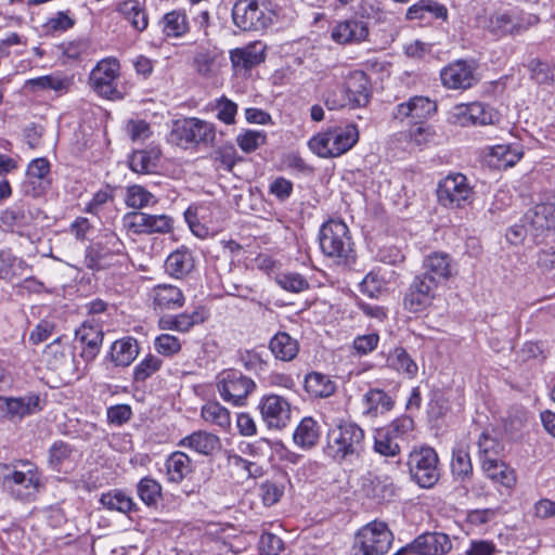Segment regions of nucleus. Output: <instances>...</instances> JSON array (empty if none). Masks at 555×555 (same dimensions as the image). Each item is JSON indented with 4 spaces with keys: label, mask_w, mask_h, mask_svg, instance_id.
Wrapping results in <instances>:
<instances>
[{
    "label": "nucleus",
    "mask_w": 555,
    "mask_h": 555,
    "mask_svg": "<svg viewBox=\"0 0 555 555\" xmlns=\"http://www.w3.org/2000/svg\"><path fill=\"white\" fill-rule=\"evenodd\" d=\"M0 477L3 490L14 500L31 502L42 488L39 470L29 462L9 465L0 463Z\"/></svg>",
    "instance_id": "1"
},
{
    "label": "nucleus",
    "mask_w": 555,
    "mask_h": 555,
    "mask_svg": "<svg viewBox=\"0 0 555 555\" xmlns=\"http://www.w3.org/2000/svg\"><path fill=\"white\" fill-rule=\"evenodd\" d=\"M364 430L358 424L340 423L327 431L324 453L337 463H351L364 451Z\"/></svg>",
    "instance_id": "2"
},
{
    "label": "nucleus",
    "mask_w": 555,
    "mask_h": 555,
    "mask_svg": "<svg viewBox=\"0 0 555 555\" xmlns=\"http://www.w3.org/2000/svg\"><path fill=\"white\" fill-rule=\"evenodd\" d=\"M369 78L362 70H354L348 75L343 85L334 86L324 94V104L331 109L358 108L365 106L370 101Z\"/></svg>",
    "instance_id": "3"
},
{
    "label": "nucleus",
    "mask_w": 555,
    "mask_h": 555,
    "mask_svg": "<svg viewBox=\"0 0 555 555\" xmlns=\"http://www.w3.org/2000/svg\"><path fill=\"white\" fill-rule=\"evenodd\" d=\"M278 17L270 0H238L232 9L233 23L244 31L267 29Z\"/></svg>",
    "instance_id": "4"
},
{
    "label": "nucleus",
    "mask_w": 555,
    "mask_h": 555,
    "mask_svg": "<svg viewBox=\"0 0 555 555\" xmlns=\"http://www.w3.org/2000/svg\"><path fill=\"white\" fill-rule=\"evenodd\" d=\"M358 140L359 131L357 126L348 124L332 127L324 132L318 133L309 140L308 145L320 157H338L351 150Z\"/></svg>",
    "instance_id": "5"
},
{
    "label": "nucleus",
    "mask_w": 555,
    "mask_h": 555,
    "mask_svg": "<svg viewBox=\"0 0 555 555\" xmlns=\"http://www.w3.org/2000/svg\"><path fill=\"white\" fill-rule=\"evenodd\" d=\"M410 476L422 488L434 487L440 478L439 457L434 448H414L408 456Z\"/></svg>",
    "instance_id": "6"
},
{
    "label": "nucleus",
    "mask_w": 555,
    "mask_h": 555,
    "mask_svg": "<svg viewBox=\"0 0 555 555\" xmlns=\"http://www.w3.org/2000/svg\"><path fill=\"white\" fill-rule=\"evenodd\" d=\"M120 64L116 57L109 56L98 62L91 70L89 82L91 88L107 100H121L124 92L118 88Z\"/></svg>",
    "instance_id": "7"
},
{
    "label": "nucleus",
    "mask_w": 555,
    "mask_h": 555,
    "mask_svg": "<svg viewBox=\"0 0 555 555\" xmlns=\"http://www.w3.org/2000/svg\"><path fill=\"white\" fill-rule=\"evenodd\" d=\"M319 242L322 253L331 258L347 260L352 251L349 229L340 220H330L320 230Z\"/></svg>",
    "instance_id": "8"
},
{
    "label": "nucleus",
    "mask_w": 555,
    "mask_h": 555,
    "mask_svg": "<svg viewBox=\"0 0 555 555\" xmlns=\"http://www.w3.org/2000/svg\"><path fill=\"white\" fill-rule=\"evenodd\" d=\"M438 201L448 208H464L474 201V190L462 173H450L437 189Z\"/></svg>",
    "instance_id": "9"
},
{
    "label": "nucleus",
    "mask_w": 555,
    "mask_h": 555,
    "mask_svg": "<svg viewBox=\"0 0 555 555\" xmlns=\"http://www.w3.org/2000/svg\"><path fill=\"white\" fill-rule=\"evenodd\" d=\"M413 427L410 417H401L392 421L388 426L382 427L374 433V452L385 457H396L401 453L400 441L403 440Z\"/></svg>",
    "instance_id": "10"
},
{
    "label": "nucleus",
    "mask_w": 555,
    "mask_h": 555,
    "mask_svg": "<svg viewBox=\"0 0 555 555\" xmlns=\"http://www.w3.org/2000/svg\"><path fill=\"white\" fill-rule=\"evenodd\" d=\"M171 138L178 145H208L216 139V128L214 124L199 118H185L176 122Z\"/></svg>",
    "instance_id": "11"
},
{
    "label": "nucleus",
    "mask_w": 555,
    "mask_h": 555,
    "mask_svg": "<svg viewBox=\"0 0 555 555\" xmlns=\"http://www.w3.org/2000/svg\"><path fill=\"white\" fill-rule=\"evenodd\" d=\"M256 384L237 370H225L217 376V388L221 398L235 405H242Z\"/></svg>",
    "instance_id": "12"
},
{
    "label": "nucleus",
    "mask_w": 555,
    "mask_h": 555,
    "mask_svg": "<svg viewBox=\"0 0 555 555\" xmlns=\"http://www.w3.org/2000/svg\"><path fill=\"white\" fill-rule=\"evenodd\" d=\"M393 540L392 532L386 524L373 521L363 527L357 534V542L363 555H384Z\"/></svg>",
    "instance_id": "13"
},
{
    "label": "nucleus",
    "mask_w": 555,
    "mask_h": 555,
    "mask_svg": "<svg viewBox=\"0 0 555 555\" xmlns=\"http://www.w3.org/2000/svg\"><path fill=\"white\" fill-rule=\"evenodd\" d=\"M539 22L535 15H522L516 11L498 12L489 20V31L496 36H517Z\"/></svg>",
    "instance_id": "14"
},
{
    "label": "nucleus",
    "mask_w": 555,
    "mask_h": 555,
    "mask_svg": "<svg viewBox=\"0 0 555 555\" xmlns=\"http://www.w3.org/2000/svg\"><path fill=\"white\" fill-rule=\"evenodd\" d=\"M124 225L134 234L169 233L173 228V219L168 215H150L145 212H128L124 217Z\"/></svg>",
    "instance_id": "15"
},
{
    "label": "nucleus",
    "mask_w": 555,
    "mask_h": 555,
    "mask_svg": "<svg viewBox=\"0 0 555 555\" xmlns=\"http://www.w3.org/2000/svg\"><path fill=\"white\" fill-rule=\"evenodd\" d=\"M438 285L428 274L416 275L404 295V308L410 312L424 310L435 298Z\"/></svg>",
    "instance_id": "16"
},
{
    "label": "nucleus",
    "mask_w": 555,
    "mask_h": 555,
    "mask_svg": "<svg viewBox=\"0 0 555 555\" xmlns=\"http://www.w3.org/2000/svg\"><path fill=\"white\" fill-rule=\"evenodd\" d=\"M258 409L262 421L270 429H283L291 423V404L281 396H263L259 401Z\"/></svg>",
    "instance_id": "17"
},
{
    "label": "nucleus",
    "mask_w": 555,
    "mask_h": 555,
    "mask_svg": "<svg viewBox=\"0 0 555 555\" xmlns=\"http://www.w3.org/2000/svg\"><path fill=\"white\" fill-rule=\"evenodd\" d=\"M452 117L462 127L493 125L499 120L498 112L481 102L456 105Z\"/></svg>",
    "instance_id": "18"
},
{
    "label": "nucleus",
    "mask_w": 555,
    "mask_h": 555,
    "mask_svg": "<svg viewBox=\"0 0 555 555\" xmlns=\"http://www.w3.org/2000/svg\"><path fill=\"white\" fill-rule=\"evenodd\" d=\"M476 68L474 62L457 60L442 68L441 82L448 89H469L478 81Z\"/></svg>",
    "instance_id": "19"
},
{
    "label": "nucleus",
    "mask_w": 555,
    "mask_h": 555,
    "mask_svg": "<svg viewBox=\"0 0 555 555\" xmlns=\"http://www.w3.org/2000/svg\"><path fill=\"white\" fill-rule=\"evenodd\" d=\"M103 340V332L96 324L85 322L75 331L74 351L79 350L80 358L89 363L98 356Z\"/></svg>",
    "instance_id": "20"
},
{
    "label": "nucleus",
    "mask_w": 555,
    "mask_h": 555,
    "mask_svg": "<svg viewBox=\"0 0 555 555\" xmlns=\"http://www.w3.org/2000/svg\"><path fill=\"white\" fill-rule=\"evenodd\" d=\"M50 164L46 158L34 159L27 168L25 179L21 183L24 195L37 198L50 186Z\"/></svg>",
    "instance_id": "21"
},
{
    "label": "nucleus",
    "mask_w": 555,
    "mask_h": 555,
    "mask_svg": "<svg viewBox=\"0 0 555 555\" xmlns=\"http://www.w3.org/2000/svg\"><path fill=\"white\" fill-rule=\"evenodd\" d=\"M40 212L39 209L31 210L25 203L14 204L1 212L0 228L23 235Z\"/></svg>",
    "instance_id": "22"
},
{
    "label": "nucleus",
    "mask_w": 555,
    "mask_h": 555,
    "mask_svg": "<svg viewBox=\"0 0 555 555\" xmlns=\"http://www.w3.org/2000/svg\"><path fill=\"white\" fill-rule=\"evenodd\" d=\"M453 547L452 541L443 532H425L415 538L410 544L404 546L405 551H411L412 555H446Z\"/></svg>",
    "instance_id": "23"
},
{
    "label": "nucleus",
    "mask_w": 555,
    "mask_h": 555,
    "mask_svg": "<svg viewBox=\"0 0 555 555\" xmlns=\"http://www.w3.org/2000/svg\"><path fill=\"white\" fill-rule=\"evenodd\" d=\"M437 111L436 102L429 98L416 95L409 101L400 103L392 112L395 119L411 118L416 122L430 117Z\"/></svg>",
    "instance_id": "24"
},
{
    "label": "nucleus",
    "mask_w": 555,
    "mask_h": 555,
    "mask_svg": "<svg viewBox=\"0 0 555 555\" xmlns=\"http://www.w3.org/2000/svg\"><path fill=\"white\" fill-rule=\"evenodd\" d=\"M525 218L534 236H540L545 232L555 231V204H538L526 215Z\"/></svg>",
    "instance_id": "25"
},
{
    "label": "nucleus",
    "mask_w": 555,
    "mask_h": 555,
    "mask_svg": "<svg viewBox=\"0 0 555 555\" xmlns=\"http://www.w3.org/2000/svg\"><path fill=\"white\" fill-rule=\"evenodd\" d=\"M369 36L367 24L361 20L339 22L332 29V39L339 44L359 43Z\"/></svg>",
    "instance_id": "26"
},
{
    "label": "nucleus",
    "mask_w": 555,
    "mask_h": 555,
    "mask_svg": "<svg viewBox=\"0 0 555 555\" xmlns=\"http://www.w3.org/2000/svg\"><path fill=\"white\" fill-rule=\"evenodd\" d=\"M266 44L260 41L251 42L243 48L230 51V60L234 68L248 70L266 59Z\"/></svg>",
    "instance_id": "27"
},
{
    "label": "nucleus",
    "mask_w": 555,
    "mask_h": 555,
    "mask_svg": "<svg viewBox=\"0 0 555 555\" xmlns=\"http://www.w3.org/2000/svg\"><path fill=\"white\" fill-rule=\"evenodd\" d=\"M179 446L206 456H210L221 449L219 437L204 430L194 431L184 437L180 440Z\"/></svg>",
    "instance_id": "28"
},
{
    "label": "nucleus",
    "mask_w": 555,
    "mask_h": 555,
    "mask_svg": "<svg viewBox=\"0 0 555 555\" xmlns=\"http://www.w3.org/2000/svg\"><path fill=\"white\" fill-rule=\"evenodd\" d=\"M151 298L155 307L162 310L179 309L185 301L182 291L171 284H158L154 286L151 291Z\"/></svg>",
    "instance_id": "29"
},
{
    "label": "nucleus",
    "mask_w": 555,
    "mask_h": 555,
    "mask_svg": "<svg viewBox=\"0 0 555 555\" xmlns=\"http://www.w3.org/2000/svg\"><path fill=\"white\" fill-rule=\"evenodd\" d=\"M522 157V151L516 145L499 144L487 147L486 158L491 167L505 169L514 166Z\"/></svg>",
    "instance_id": "30"
},
{
    "label": "nucleus",
    "mask_w": 555,
    "mask_h": 555,
    "mask_svg": "<svg viewBox=\"0 0 555 555\" xmlns=\"http://www.w3.org/2000/svg\"><path fill=\"white\" fill-rule=\"evenodd\" d=\"M423 274H428L435 282L440 284L453 275V266L449 255L433 253L424 259Z\"/></svg>",
    "instance_id": "31"
},
{
    "label": "nucleus",
    "mask_w": 555,
    "mask_h": 555,
    "mask_svg": "<svg viewBox=\"0 0 555 555\" xmlns=\"http://www.w3.org/2000/svg\"><path fill=\"white\" fill-rule=\"evenodd\" d=\"M363 404L365 406L363 414L376 417L379 414L389 412L393 405V399L383 389L372 388L363 396Z\"/></svg>",
    "instance_id": "32"
},
{
    "label": "nucleus",
    "mask_w": 555,
    "mask_h": 555,
    "mask_svg": "<svg viewBox=\"0 0 555 555\" xmlns=\"http://www.w3.org/2000/svg\"><path fill=\"white\" fill-rule=\"evenodd\" d=\"M139 351L138 340L128 336L113 343L109 356L116 366H128L135 360Z\"/></svg>",
    "instance_id": "33"
},
{
    "label": "nucleus",
    "mask_w": 555,
    "mask_h": 555,
    "mask_svg": "<svg viewBox=\"0 0 555 555\" xmlns=\"http://www.w3.org/2000/svg\"><path fill=\"white\" fill-rule=\"evenodd\" d=\"M480 463L485 475L494 483L502 485L506 488H512L516 483L514 470L499 457L483 460V462Z\"/></svg>",
    "instance_id": "34"
},
{
    "label": "nucleus",
    "mask_w": 555,
    "mask_h": 555,
    "mask_svg": "<svg viewBox=\"0 0 555 555\" xmlns=\"http://www.w3.org/2000/svg\"><path fill=\"white\" fill-rule=\"evenodd\" d=\"M167 478L170 482L180 483L192 473V460L182 451L172 452L165 463Z\"/></svg>",
    "instance_id": "35"
},
{
    "label": "nucleus",
    "mask_w": 555,
    "mask_h": 555,
    "mask_svg": "<svg viewBox=\"0 0 555 555\" xmlns=\"http://www.w3.org/2000/svg\"><path fill=\"white\" fill-rule=\"evenodd\" d=\"M269 348L276 359L291 361L297 356L299 344L288 333L279 332L270 339Z\"/></svg>",
    "instance_id": "36"
},
{
    "label": "nucleus",
    "mask_w": 555,
    "mask_h": 555,
    "mask_svg": "<svg viewBox=\"0 0 555 555\" xmlns=\"http://www.w3.org/2000/svg\"><path fill=\"white\" fill-rule=\"evenodd\" d=\"M117 11L138 31H143L149 25V15L138 0H126L118 4Z\"/></svg>",
    "instance_id": "37"
},
{
    "label": "nucleus",
    "mask_w": 555,
    "mask_h": 555,
    "mask_svg": "<svg viewBox=\"0 0 555 555\" xmlns=\"http://www.w3.org/2000/svg\"><path fill=\"white\" fill-rule=\"evenodd\" d=\"M194 268V259L192 253L188 249H177L172 251L166 259V271L177 279L189 274Z\"/></svg>",
    "instance_id": "38"
},
{
    "label": "nucleus",
    "mask_w": 555,
    "mask_h": 555,
    "mask_svg": "<svg viewBox=\"0 0 555 555\" xmlns=\"http://www.w3.org/2000/svg\"><path fill=\"white\" fill-rule=\"evenodd\" d=\"M162 30L167 37L179 38L189 31L190 25L185 11L172 10L160 20Z\"/></svg>",
    "instance_id": "39"
},
{
    "label": "nucleus",
    "mask_w": 555,
    "mask_h": 555,
    "mask_svg": "<svg viewBox=\"0 0 555 555\" xmlns=\"http://www.w3.org/2000/svg\"><path fill=\"white\" fill-rule=\"evenodd\" d=\"M386 362L388 367L404 374L408 378H414L417 375L418 366L416 362L402 347L391 350Z\"/></svg>",
    "instance_id": "40"
},
{
    "label": "nucleus",
    "mask_w": 555,
    "mask_h": 555,
    "mask_svg": "<svg viewBox=\"0 0 555 555\" xmlns=\"http://www.w3.org/2000/svg\"><path fill=\"white\" fill-rule=\"evenodd\" d=\"M305 389L312 397L327 398L335 392L336 385L327 375L312 372L305 378Z\"/></svg>",
    "instance_id": "41"
},
{
    "label": "nucleus",
    "mask_w": 555,
    "mask_h": 555,
    "mask_svg": "<svg viewBox=\"0 0 555 555\" xmlns=\"http://www.w3.org/2000/svg\"><path fill=\"white\" fill-rule=\"evenodd\" d=\"M428 15L435 18H447L448 10L433 0H421L406 11L408 20H423Z\"/></svg>",
    "instance_id": "42"
},
{
    "label": "nucleus",
    "mask_w": 555,
    "mask_h": 555,
    "mask_svg": "<svg viewBox=\"0 0 555 555\" xmlns=\"http://www.w3.org/2000/svg\"><path fill=\"white\" fill-rule=\"evenodd\" d=\"M293 438L297 446L304 449L312 448L319 440L318 423L311 417L302 418L297 426Z\"/></svg>",
    "instance_id": "43"
},
{
    "label": "nucleus",
    "mask_w": 555,
    "mask_h": 555,
    "mask_svg": "<svg viewBox=\"0 0 555 555\" xmlns=\"http://www.w3.org/2000/svg\"><path fill=\"white\" fill-rule=\"evenodd\" d=\"M100 502L104 507L111 511H117L124 514L137 511V504L132 498L120 490L109 491L101 495Z\"/></svg>",
    "instance_id": "44"
},
{
    "label": "nucleus",
    "mask_w": 555,
    "mask_h": 555,
    "mask_svg": "<svg viewBox=\"0 0 555 555\" xmlns=\"http://www.w3.org/2000/svg\"><path fill=\"white\" fill-rule=\"evenodd\" d=\"M157 202L156 196L142 185L133 184L126 190L125 203L130 208L141 209L154 206Z\"/></svg>",
    "instance_id": "45"
},
{
    "label": "nucleus",
    "mask_w": 555,
    "mask_h": 555,
    "mask_svg": "<svg viewBox=\"0 0 555 555\" xmlns=\"http://www.w3.org/2000/svg\"><path fill=\"white\" fill-rule=\"evenodd\" d=\"M211 158L217 169H222L228 172H231L236 163L242 160L234 144L230 142L216 147L211 154Z\"/></svg>",
    "instance_id": "46"
},
{
    "label": "nucleus",
    "mask_w": 555,
    "mask_h": 555,
    "mask_svg": "<svg viewBox=\"0 0 555 555\" xmlns=\"http://www.w3.org/2000/svg\"><path fill=\"white\" fill-rule=\"evenodd\" d=\"M137 492L144 504L149 507H156L162 498V486L155 479L144 477L139 481Z\"/></svg>",
    "instance_id": "47"
},
{
    "label": "nucleus",
    "mask_w": 555,
    "mask_h": 555,
    "mask_svg": "<svg viewBox=\"0 0 555 555\" xmlns=\"http://www.w3.org/2000/svg\"><path fill=\"white\" fill-rule=\"evenodd\" d=\"M202 417L221 428H227L231 424L229 411L219 402H208L202 408Z\"/></svg>",
    "instance_id": "48"
},
{
    "label": "nucleus",
    "mask_w": 555,
    "mask_h": 555,
    "mask_svg": "<svg viewBox=\"0 0 555 555\" xmlns=\"http://www.w3.org/2000/svg\"><path fill=\"white\" fill-rule=\"evenodd\" d=\"M163 366V360L155 354H147L133 369V380L143 383Z\"/></svg>",
    "instance_id": "49"
},
{
    "label": "nucleus",
    "mask_w": 555,
    "mask_h": 555,
    "mask_svg": "<svg viewBox=\"0 0 555 555\" xmlns=\"http://www.w3.org/2000/svg\"><path fill=\"white\" fill-rule=\"evenodd\" d=\"M25 269L22 259L16 258L10 251H0V279L12 281L15 276L21 275Z\"/></svg>",
    "instance_id": "50"
},
{
    "label": "nucleus",
    "mask_w": 555,
    "mask_h": 555,
    "mask_svg": "<svg viewBox=\"0 0 555 555\" xmlns=\"http://www.w3.org/2000/svg\"><path fill=\"white\" fill-rule=\"evenodd\" d=\"M477 448L480 462H483V460L500 457V454L503 450V446L500 443V441L487 433H482L479 436Z\"/></svg>",
    "instance_id": "51"
},
{
    "label": "nucleus",
    "mask_w": 555,
    "mask_h": 555,
    "mask_svg": "<svg viewBox=\"0 0 555 555\" xmlns=\"http://www.w3.org/2000/svg\"><path fill=\"white\" fill-rule=\"evenodd\" d=\"M451 469L459 478H467L473 474V464L467 450L459 448L453 451Z\"/></svg>",
    "instance_id": "52"
},
{
    "label": "nucleus",
    "mask_w": 555,
    "mask_h": 555,
    "mask_svg": "<svg viewBox=\"0 0 555 555\" xmlns=\"http://www.w3.org/2000/svg\"><path fill=\"white\" fill-rule=\"evenodd\" d=\"M531 78L539 85H555V66L532 60L529 63Z\"/></svg>",
    "instance_id": "53"
},
{
    "label": "nucleus",
    "mask_w": 555,
    "mask_h": 555,
    "mask_svg": "<svg viewBox=\"0 0 555 555\" xmlns=\"http://www.w3.org/2000/svg\"><path fill=\"white\" fill-rule=\"evenodd\" d=\"M267 140V134L263 131L246 130L244 133L237 135L236 142L241 150L245 153H251L259 146L263 145Z\"/></svg>",
    "instance_id": "54"
},
{
    "label": "nucleus",
    "mask_w": 555,
    "mask_h": 555,
    "mask_svg": "<svg viewBox=\"0 0 555 555\" xmlns=\"http://www.w3.org/2000/svg\"><path fill=\"white\" fill-rule=\"evenodd\" d=\"M278 284L285 291L300 293L309 288L308 280L297 272L282 273L276 279Z\"/></svg>",
    "instance_id": "55"
},
{
    "label": "nucleus",
    "mask_w": 555,
    "mask_h": 555,
    "mask_svg": "<svg viewBox=\"0 0 555 555\" xmlns=\"http://www.w3.org/2000/svg\"><path fill=\"white\" fill-rule=\"evenodd\" d=\"M28 83L40 89H51L57 93H66L69 86L68 79L66 77L61 78L53 75L30 79Z\"/></svg>",
    "instance_id": "56"
},
{
    "label": "nucleus",
    "mask_w": 555,
    "mask_h": 555,
    "mask_svg": "<svg viewBox=\"0 0 555 555\" xmlns=\"http://www.w3.org/2000/svg\"><path fill=\"white\" fill-rule=\"evenodd\" d=\"M154 347L158 353L171 357L181 350V343L176 336L162 334L155 338Z\"/></svg>",
    "instance_id": "57"
},
{
    "label": "nucleus",
    "mask_w": 555,
    "mask_h": 555,
    "mask_svg": "<svg viewBox=\"0 0 555 555\" xmlns=\"http://www.w3.org/2000/svg\"><path fill=\"white\" fill-rule=\"evenodd\" d=\"M215 109L217 111V117L219 120L227 125H233L235 122V116L237 114V104L225 96H221L217 100Z\"/></svg>",
    "instance_id": "58"
},
{
    "label": "nucleus",
    "mask_w": 555,
    "mask_h": 555,
    "mask_svg": "<svg viewBox=\"0 0 555 555\" xmlns=\"http://www.w3.org/2000/svg\"><path fill=\"white\" fill-rule=\"evenodd\" d=\"M206 318V312L202 308L194 310L192 313L177 314V331L182 333L189 332L195 324L203 323Z\"/></svg>",
    "instance_id": "59"
},
{
    "label": "nucleus",
    "mask_w": 555,
    "mask_h": 555,
    "mask_svg": "<svg viewBox=\"0 0 555 555\" xmlns=\"http://www.w3.org/2000/svg\"><path fill=\"white\" fill-rule=\"evenodd\" d=\"M260 555H279L284 550V543L278 535L264 532L259 540Z\"/></svg>",
    "instance_id": "60"
},
{
    "label": "nucleus",
    "mask_w": 555,
    "mask_h": 555,
    "mask_svg": "<svg viewBox=\"0 0 555 555\" xmlns=\"http://www.w3.org/2000/svg\"><path fill=\"white\" fill-rule=\"evenodd\" d=\"M129 166L134 172L146 173L155 167V164L147 151H135L130 156Z\"/></svg>",
    "instance_id": "61"
},
{
    "label": "nucleus",
    "mask_w": 555,
    "mask_h": 555,
    "mask_svg": "<svg viewBox=\"0 0 555 555\" xmlns=\"http://www.w3.org/2000/svg\"><path fill=\"white\" fill-rule=\"evenodd\" d=\"M528 411L521 405H513L507 415L505 427L511 431L520 430L528 422Z\"/></svg>",
    "instance_id": "62"
},
{
    "label": "nucleus",
    "mask_w": 555,
    "mask_h": 555,
    "mask_svg": "<svg viewBox=\"0 0 555 555\" xmlns=\"http://www.w3.org/2000/svg\"><path fill=\"white\" fill-rule=\"evenodd\" d=\"M259 491L263 504L266 506H272L280 501L284 493V488L273 481L268 480L261 483Z\"/></svg>",
    "instance_id": "63"
},
{
    "label": "nucleus",
    "mask_w": 555,
    "mask_h": 555,
    "mask_svg": "<svg viewBox=\"0 0 555 555\" xmlns=\"http://www.w3.org/2000/svg\"><path fill=\"white\" fill-rule=\"evenodd\" d=\"M69 456V447L63 441L54 442L50 448L49 464L54 470H61L65 460Z\"/></svg>",
    "instance_id": "64"
}]
</instances>
